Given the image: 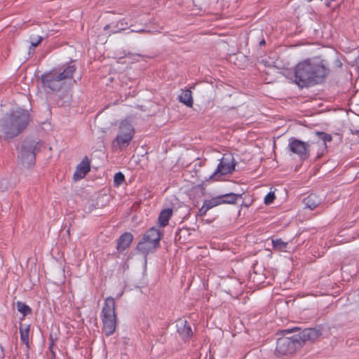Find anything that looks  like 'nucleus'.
<instances>
[{"label": "nucleus", "mask_w": 359, "mask_h": 359, "mask_svg": "<svg viewBox=\"0 0 359 359\" xmlns=\"http://www.w3.org/2000/svg\"><path fill=\"white\" fill-rule=\"evenodd\" d=\"M236 162L232 155L224 154L216 170L209 177V180L218 181L222 175L232 173L235 170Z\"/></svg>", "instance_id": "obj_10"}, {"label": "nucleus", "mask_w": 359, "mask_h": 359, "mask_svg": "<svg viewBox=\"0 0 359 359\" xmlns=\"http://www.w3.org/2000/svg\"><path fill=\"white\" fill-rule=\"evenodd\" d=\"M302 339L299 335L278 339L275 351L276 354L278 356H283L294 353L297 350L302 346Z\"/></svg>", "instance_id": "obj_6"}, {"label": "nucleus", "mask_w": 359, "mask_h": 359, "mask_svg": "<svg viewBox=\"0 0 359 359\" xmlns=\"http://www.w3.org/2000/svg\"><path fill=\"white\" fill-rule=\"evenodd\" d=\"M116 304L113 297H107L102 309L101 318L103 324V332L109 337L114 334L116 327V316L115 313Z\"/></svg>", "instance_id": "obj_5"}, {"label": "nucleus", "mask_w": 359, "mask_h": 359, "mask_svg": "<svg viewBox=\"0 0 359 359\" xmlns=\"http://www.w3.org/2000/svg\"><path fill=\"white\" fill-rule=\"evenodd\" d=\"M163 236V231H160L155 227L150 228L146 231L143 236L142 241L137 245L140 250L148 252L155 249L159 245V242Z\"/></svg>", "instance_id": "obj_9"}, {"label": "nucleus", "mask_w": 359, "mask_h": 359, "mask_svg": "<svg viewBox=\"0 0 359 359\" xmlns=\"http://www.w3.org/2000/svg\"><path fill=\"white\" fill-rule=\"evenodd\" d=\"M316 135L319 140L316 142H311V144L295 138H291L288 144L289 150L292 154L297 155L302 160L307 159L309 157L310 147L312 145H316L319 148L318 152L323 153L326 150L327 142L332 141V136L324 132H317Z\"/></svg>", "instance_id": "obj_4"}, {"label": "nucleus", "mask_w": 359, "mask_h": 359, "mask_svg": "<svg viewBox=\"0 0 359 359\" xmlns=\"http://www.w3.org/2000/svg\"><path fill=\"white\" fill-rule=\"evenodd\" d=\"M328 74L329 69L323 61L305 60L294 68V82L302 88L321 83Z\"/></svg>", "instance_id": "obj_1"}, {"label": "nucleus", "mask_w": 359, "mask_h": 359, "mask_svg": "<svg viewBox=\"0 0 359 359\" xmlns=\"http://www.w3.org/2000/svg\"><path fill=\"white\" fill-rule=\"evenodd\" d=\"M240 195L234 193H229L223 195L218 196L222 204H235L239 198Z\"/></svg>", "instance_id": "obj_17"}, {"label": "nucleus", "mask_w": 359, "mask_h": 359, "mask_svg": "<svg viewBox=\"0 0 359 359\" xmlns=\"http://www.w3.org/2000/svg\"><path fill=\"white\" fill-rule=\"evenodd\" d=\"M219 198L218 196L212 198L210 200H205L203 203V205L205 206L206 210H210L211 208L222 205V202L219 201Z\"/></svg>", "instance_id": "obj_20"}, {"label": "nucleus", "mask_w": 359, "mask_h": 359, "mask_svg": "<svg viewBox=\"0 0 359 359\" xmlns=\"http://www.w3.org/2000/svg\"><path fill=\"white\" fill-rule=\"evenodd\" d=\"M90 165L88 161H83L76 169L73 178L74 180H79L85 177L86 174L90 171Z\"/></svg>", "instance_id": "obj_12"}, {"label": "nucleus", "mask_w": 359, "mask_h": 359, "mask_svg": "<svg viewBox=\"0 0 359 359\" xmlns=\"http://www.w3.org/2000/svg\"><path fill=\"white\" fill-rule=\"evenodd\" d=\"M76 70L74 65L66 64L43 73L41 76L42 88L46 92L60 90L67 81L73 78Z\"/></svg>", "instance_id": "obj_3"}, {"label": "nucleus", "mask_w": 359, "mask_h": 359, "mask_svg": "<svg viewBox=\"0 0 359 359\" xmlns=\"http://www.w3.org/2000/svg\"><path fill=\"white\" fill-rule=\"evenodd\" d=\"M320 201L319 197L315 194H311L304 199L306 207L310 210L315 209L320 203Z\"/></svg>", "instance_id": "obj_16"}, {"label": "nucleus", "mask_w": 359, "mask_h": 359, "mask_svg": "<svg viewBox=\"0 0 359 359\" xmlns=\"http://www.w3.org/2000/svg\"><path fill=\"white\" fill-rule=\"evenodd\" d=\"M39 150V142L36 141L25 142L20 149L18 155L20 163L26 168L34 165L36 153Z\"/></svg>", "instance_id": "obj_8"}, {"label": "nucleus", "mask_w": 359, "mask_h": 359, "mask_svg": "<svg viewBox=\"0 0 359 359\" xmlns=\"http://www.w3.org/2000/svg\"><path fill=\"white\" fill-rule=\"evenodd\" d=\"M31 121L27 110L19 109L6 114L0 121L1 137L10 140L19 135L29 125Z\"/></svg>", "instance_id": "obj_2"}, {"label": "nucleus", "mask_w": 359, "mask_h": 359, "mask_svg": "<svg viewBox=\"0 0 359 359\" xmlns=\"http://www.w3.org/2000/svg\"><path fill=\"white\" fill-rule=\"evenodd\" d=\"M208 210H206V208L204 205L199 209L198 210V215L201 217H203L206 215Z\"/></svg>", "instance_id": "obj_25"}, {"label": "nucleus", "mask_w": 359, "mask_h": 359, "mask_svg": "<svg viewBox=\"0 0 359 359\" xmlns=\"http://www.w3.org/2000/svg\"><path fill=\"white\" fill-rule=\"evenodd\" d=\"M133 239V236L132 233L129 232H126L123 234H122L117 242V250L118 251L125 250L130 245Z\"/></svg>", "instance_id": "obj_13"}, {"label": "nucleus", "mask_w": 359, "mask_h": 359, "mask_svg": "<svg viewBox=\"0 0 359 359\" xmlns=\"http://www.w3.org/2000/svg\"><path fill=\"white\" fill-rule=\"evenodd\" d=\"M16 306L18 311L22 314L23 317L32 313V309L22 302H18Z\"/></svg>", "instance_id": "obj_19"}, {"label": "nucleus", "mask_w": 359, "mask_h": 359, "mask_svg": "<svg viewBox=\"0 0 359 359\" xmlns=\"http://www.w3.org/2000/svg\"><path fill=\"white\" fill-rule=\"evenodd\" d=\"M30 330V325H20L19 331L20 334V340L29 348V333Z\"/></svg>", "instance_id": "obj_18"}, {"label": "nucleus", "mask_w": 359, "mask_h": 359, "mask_svg": "<svg viewBox=\"0 0 359 359\" xmlns=\"http://www.w3.org/2000/svg\"><path fill=\"white\" fill-rule=\"evenodd\" d=\"M275 199V195L272 192H269L266 194V196L264 198V203L266 205H269L273 202Z\"/></svg>", "instance_id": "obj_24"}, {"label": "nucleus", "mask_w": 359, "mask_h": 359, "mask_svg": "<svg viewBox=\"0 0 359 359\" xmlns=\"http://www.w3.org/2000/svg\"><path fill=\"white\" fill-rule=\"evenodd\" d=\"M42 41V37L40 36H30V43L32 48L36 47Z\"/></svg>", "instance_id": "obj_23"}, {"label": "nucleus", "mask_w": 359, "mask_h": 359, "mask_svg": "<svg viewBox=\"0 0 359 359\" xmlns=\"http://www.w3.org/2000/svg\"><path fill=\"white\" fill-rule=\"evenodd\" d=\"M109 27L110 26L107 25L104 26V29L107 30V29H108L109 28Z\"/></svg>", "instance_id": "obj_28"}, {"label": "nucleus", "mask_w": 359, "mask_h": 359, "mask_svg": "<svg viewBox=\"0 0 359 359\" xmlns=\"http://www.w3.org/2000/svg\"><path fill=\"white\" fill-rule=\"evenodd\" d=\"M284 332H287V333H289V332H290V330H285Z\"/></svg>", "instance_id": "obj_29"}, {"label": "nucleus", "mask_w": 359, "mask_h": 359, "mask_svg": "<svg viewBox=\"0 0 359 359\" xmlns=\"http://www.w3.org/2000/svg\"><path fill=\"white\" fill-rule=\"evenodd\" d=\"M135 133L132 123L126 119L123 120L119 123L118 130L112 145L118 147L120 149L126 148L133 139Z\"/></svg>", "instance_id": "obj_7"}, {"label": "nucleus", "mask_w": 359, "mask_h": 359, "mask_svg": "<svg viewBox=\"0 0 359 359\" xmlns=\"http://www.w3.org/2000/svg\"><path fill=\"white\" fill-rule=\"evenodd\" d=\"M54 345H55L54 341H53V339L51 338V341L49 345V350L51 351V353L53 355V357H55V352L53 350Z\"/></svg>", "instance_id": "obj_26"}, {"label": "nucleus", "mask_w": 359, "mask_h": 359, "mask_svg": "<svg viewBox=\"0 0 359 359\" xmlns=\"http://www.w3.org/2000/svg\"><path fill=\"white\" fill-rule=\"evenodd\" d=\"M172 209L166 208L161 210L158 218V223L159 226L164 228L168 224L169 220L172 216Z\"/></svg>", "instance_id": "obj_14"}, {"label": "nucleus", "mask_w": 359, "mask_h": 359, "mask_svg": "<svg viewBox=\"0 0 359 359\" xmlns=\"http://www.w3.org/2000/svg\"><path fill=\"white\" fill-rule=\"evenodd\" d=\"M178 100L186 106L191 107L194 104L191 90L189 89L182 90V92L178 97Z\"/></svg>", "instance_id": "obj_15"}, {"label": "nucleus", "mask_w": 359, "mask_h": 359, "mask_svg": "<svg viewBox=\"0 0 359 359\" xmlns=\"http://www.w3.org/2000/svg\"><path fill=\"white\" fill-rule=\"evenodd\" d=\"M272 244L273 248L279 250V251H284L287 246V243L283 242L281 239H276L272 241Z\"/></svg>", "instance_id": "obj_21"}, {"label": "nucleus", "mask_w": 359, "mask_h": 359, "mask_svg": "<svg viewBox=\"0 0 359 359\" xmlns=\"http://www.w3.org/2000/svg\"><path fill=\"white\" fill-rule=\"evenodd\" d=\"M125 181V176L121 172L115 174L114 177V184L115 187H119Z\"/></svg>", "instance_id": "obj_22"}, {"label": "nucleus", "mask_w": 359, "mask_h": 359, "mask_svg": "<svg viewBox=\"0 0 359 359\" xmlns=\"http://www.w3.org/2000/svg\"><path fill=\"white\" fill-rule=\"evenodd\" d=\"M177 330L184 339L190 338L193 334L191 326L186 320L180 319L177 322Z\"/></svg>", "instance_id": "obj_11"}, {"label": "nucleus", "mask_w": 359, "mask_h": 359, "mask_svg": "<svg viewBox=\"0 0 359 359\" xmlns=\"http://www.w3.org/2000/svg\"><path fill=\"white\" fill-rule=\"evenodd\" d=\"M312 331L311 330H308V331H306L304 334H303V337H304V339H305V337H310V334Z\"/></svg>", "instance_id": "obj_27"}]
</instances>
